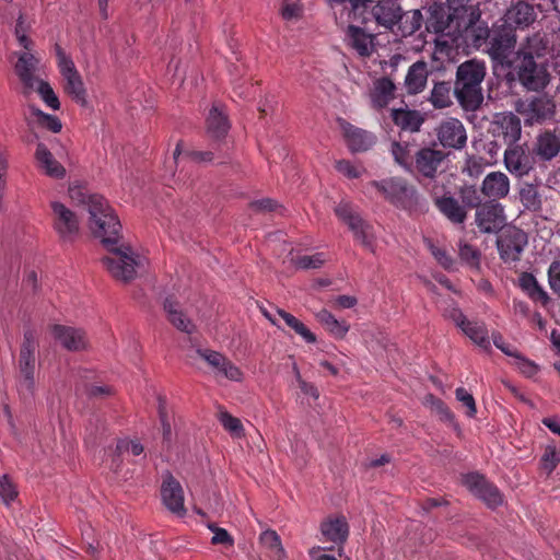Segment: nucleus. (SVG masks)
<instances>
[{"label": "nucleus", "instance_id": "57", "mask_svg": "<svg viewBox=\"0 0 560 560\" xmlns=\"http://www.w3.org/2000/svg\"><path fill=\"white\" fill-rule=\"evenodd\" d=\"M456 399L467 408L466 415L474 418L477 413L476 402L474 396L464 387H458L455 390Z\"/></svg>", "mask_w": 560, "mask_h": 560}, {"label": "nucleus", "instance_id": "56", "mask_svg": "<svg viewBox=\"0 0 560 560\" xmlns=\"http://www.w3.org/2000/svg\"><path fill=\"white\" fill-rule=\"evenodd\" d=\"M18 495L16 488L8 475L0 477V499L9 505Z\"/></svg>", "mask_w": 560, "mask_h": 560}, {"label": "nucleus", "instance_id": "54", "mask_svg": "<svg viewBox=\"0 0 560 560\" xmlns=\"http://www.w3.org/2000/svg\"><path fill=\"white\" fill-rule=\"evenodd\" d=\"M486 162L483 158L476 155H467L463 172L469 177L476 178L480 176L485 170Z\"/></svg>", "mask_w": 560, "mask_h": 560}, {"label": "nucleus", "instance_id": "48", "mask_svg": "<svg viewBox=\"0 0 560 560\" xmlns=\"http://www.w3.org/2000/svg\"><path fill=\"white\" fill-rule=\"evenodd\" d=\"M458 256L460 260L472 269H479L480 267V252L474 246L459 242L458 244Z\"/></svg>", "mask_w": 560, "mask_h": 560}, {"label": "nucleus", "instance_id": "33", "mask_svg": "<svg viewBox=\"0 0 560 560\" xmlns=\"http://www.w3.org/2000/svg\"><path fill=\"white\" fill-rule=\"evenodd\" d=\"M400 7L394 0L380 1L373 8V15L377 24L393 30L399 16Z\"/></svg>", "mask_w": 560, "mask_h": 560}, {"label": "nucleus", "instance_id": "27", "mask_svg": "<svg viewBox=\"0 0 560 560\" xmlns=\"http://www.w3.org/2000/svg\"><path fill=\"white\" fill-rule=\"evenodd\" d=\"M494 125L504 141L514 144L521 137L522 127L520 118L512 113H501L495 116Z\"/></svg>", "mask_w": 560, "mask_h": 560}, {"label": "nucleus", "instance_id": "63", "mask_svg": "<svg viewBox=\"0 0 560 560\" xmlns=\"http://www.w3.org/2000/svg\"><path fill=\"white\" fill-rule=\"evenodd\" d=\"M116 450L119 454L131 453L133 456H139L143 452V446L137 441L120 440L117 442Z\"/></svg>", "mask_w": 560, "mask_h": 560}, {"label": "nucleus", "instance_id": "36", "mask_svg": "<svg viewBox=\"0 0 560 560\" xmlns=\"http://www.w3.org/2000/svg\"><path fill=\"white\" fill-rule=\"evenodd\" d=\"M392 118L394 122L402 130L416 132L420 130L423 124V118L417 110L407 108H397L392 110Z\"/></svg>", "mask_w": 560, "mask_h": 560}, {"label": "nucleus", "instance_id": "53", "mask_svg": "<svg viewBox=\"0 0 560 560\" xmlns=\"http://www.w3.org/2000/svg\"><path fill=\"white\" fill-rule=\"evenodd\" d=\"M327 261L325 253H315L312 255H303L294 259V265L300 269H317Z\"/></svg>", "mask_w": 560, "mask_h": 560}, {"label": "nucleus", "instance_id": "61", "mask_svg": "<svg viewBox=\"0 0 560 560\" xmlns=\"http://www.w3.org/2000/svg\"><path fill=\"white\" fill-rule=\"evenodd\" d=\"M429 248L433 257L436 259V261L446 270H453L454 269V260L453 258L446 253V250L435 246L431 242H428Z\"/></svg>", "mask_w": 560, "mask_h": 560}, {"label": "nucleus", "instance_id": "29", "mask_svg": "<svg viewBox=\"0 0 560 560\" xmlns=\"http://www.w3.org/2000/svg\"><path fill=\"white\" fill-rule=\"evenodd\" d=\"M396 86L388 78H380L374 81L370 91V101L375 109L385 108L395 97Z\"/></svg>", "mask_w": 560, "mask_h": 560}, {"label": "nucleus", "instance_id": "32", "mask_svg": "<svg viewBox=\"0 0 560 560\" xmlns=\"http://www.w3.org/2000/svg\"><path fill=\"white\" fill-rule=\"evenodd\" d=\"M438 209L453 223L462 224L466 220L467 212L456 198L451 195L434 198Z\"/></svg>", "mask_w": 560, "mask_h": 560}, {"label": "nucleus", "instance_id": "1", "mask_svg": "<svg viewBox=\"0 0 560 560\" xmlns=\"http://www.w3.org/2000/svg\"><path fill=\"white\" fill-rule=\"evenodd\" d=\"M69 195L86 209L90 230L108 250L102 259L106 270L118 281L133 280L147 259L119 242L121 224L107 200L97 194H89L80 186L70 187Z\"/></svg>", "mask_w": 560, "mask_h": 560}, {"label": "nucleus", "instance_id": "55", "mask_svg": "<svg viewBox=\"0 0 560 560\" xmlns=\"http://www.w3.org/2000/svg\"><path fill=\"white\" fill-rule=\"evenodd\" d=\"M560 463V452L555 445H548L541 457V468L548 474L552 472Z\"/></svg>", "mask_w": 560, "mask_h": 560}, {"label": "nucleus", "instance_id": "52", "mask_svg": "<svg viewBox=\"0 0 560 560\" xmlns=\"http://www.w3.org/2000/svg\"><path fill=\"white\" fill-rule=\"evenodd\" d=\"M219 421L232 436L242 438L244 435V428L241 420L228 411H220Z\"/></svg>", "mask_w": 560, "mask_h": 560}, {"label": "nucleus", "instance_id": "25", "mask_svg": "<svg viewBox=\"0 0 560 560\" xmlns=\"http://www.w3.org/2000/svg\"><path fill=\"white\" fill-rule=\"evenodd\" d=\"M35 159L39 170L45 175L56 179H62L66 177V168L55 159L52 153L44 143L37 144Z\"/></svg>", "mask_w": 560, "mask_h": 560}, {"label": "nucleus", "instance_id": "46", "mask_svg": "<svg viewBox=\"0 0 560 560\" xmlns=\"http://www.w3.org/2000/svg\"><path fill=\"white\" fill-rule=\"evenodd\" d=\"M304 4L300 0H283L280 15L285 22L296 23L304 16Z\"/></svg>", "mask_w": 560, "mask_h": 560}, {"label": "nucleus", "instance_id": "11", "mask_svg": "<svg viewBox=\"0 0 560 560\" xmlns=\"http://www.w3.org/2000/svg\"><path fill=\"white\" fill-rule=\"evenodd\" d=\"M527 242V235L523 230L516 226L505 228L497 241L500 257L505 262L517 261Z\"/></svg>", "mask_w": 560, "mask_h": 560}, {"label": "nucleus", "instance_id": "18", "mask_svg": "<svg viewBox=\"0 0 560 560\" xmlns=\"http://www.w3.org/2000/svg\"><path fill=\"white\" fill-rule=\"evenodd\" d=\"M161 498L165 508L183 517L186 514L184 505V491L180 483L168 472L165 475L161 486Z\"/></svg>", "mask_w": 560, "mask_h": 560}, {"label": "nucleus", "instance_id": "59", "mask_svg": "<svg viewBox=\"0 0 560 560\" xmlns=\"http://www.w3.org/2000/svg\"><path fill=\"white\" fill-rule=\"evenodd\" d=\"M514 358H515V362H514L515 366L526 377H533L539 372V366L535 362H533L517 353L514 355Z\"/></svg>", "mask_w": 560, "mask_h": 560}, {"label": "nucleus", "instance_id": "49", "mask_svg": "<svg viewBox=\"0 0 560 560\" xmlns=\"http://www.w3.org/2000/svg\"><path fill=\"white\" fill-rule=\"evenodd\" d=\"M520 200L522 205L529 210L538 209L541 203L538 190L533 184H525L521 187Z\"/></svg>", "mask_w": 560, "mask_h": 560}, {"label": "nucleus", "instance_id": "20", "mask_svg": "<svg viewBox=\"0 0 560 560\" xmlns=\"http://www.w3.org/2000/svg\"><path fill=\"white\" fill-rule=\"evenodd\" d=\"M479 14L471 12L468 21L463 19L462 32L457 34V37L463 36L465 39L471 40L472 46L477 49L483 45L488 46L492 33L485 23L479 21Z\"/></svg>", "mask_w": 560, "mask_h": 560}, {"label": "nucleus", "instance_id": "62", "mask_svg": "<svg viewBox=\"0 0 560 560\" xmlns=\"http://www.w3.org/2000/svg\"><path fill=\"white\" fill-rule=\"evenodd\" d=\"M208 528L213 533L211 538V542L213 545H228L233 546L234 539L228 533L226 529L215 526L214 524H209Z\"/></svg>", "mask_w": 560, "mask_h": 560}, {"label": "nucleus", "instance_id": "23", "mask_svg": "<svg viewBox=\"0 0 560 560\" xmlns=\"http://www.w3.org/2000/svg\"><path fill=\"white\" fill-rule=\"evenodd\" d=\"M340 127L351 152H363L374 145L376 138L372 132L354 127L345 120H340Z\"/></svg>", "mask_w": 560, "mask_h": 560}, {"label": "nucleus", "instance_id": "44", "mask_svg": "<svg viewBox=\"0 0 560 560\" xmlns=\"http://www.w3.org/2000/svg\"><path fill=\"white\" fill-rule=\"evenodd\" d=\"M173 159L176 165H180L211 161L212 154L210 152L183 150V143L178 142L174 150Z\"/></svg>", "mask_w": 560, "mask_h": 560}, {"label": "nucleus", "instance_id": "16", "mask_svg": "<svg viewBox=\"0 0 560 560\" xmlns=\"http://www.w3.org/2000/svg\"><path fill=\"white\" fill-rule=\"evenodd\" d=\"M515 44L516 36L512 27L502 24L492 30L486 50L493 60L503 61L513 51Z\"/></svg>", "mask_w": 560, "mask_h": 560}, {"label": "nucleus", "instance_id": "3", "mask_svg": "<svg viewBox=\"0 0 560 560\" xmlns=\"http://www.w3.org/2000/svg\"><path fill=\"white\" fill-rule=\"evenodd\" d=\"M485 75V62L476 59L467 60L457 68L454 94L465 110H476L482 104Z\"/></svg>", "mask_w": 560, "mask_h": 560}, {"label": "nucleus", "instance_id": "14", "mask_svg": "<svg viewBox=\"0 0 560 560\" xmlns=\"http://www.w3.org/2000/svg\"><path fill=\"white\" fill-rule=\"evenodd\" d=\"M196 352L207 362L217 375L223 376L232 382L243 381L244 374L242 370L221 352L201 348L197 349Z\"/></svg>", "mask_w": 560, "mask_h": 560}, {"label": "nucleus", "instance_id": "38", "mask_svg": "<svg viewBox=\"0 0 560 560\" xmlns=\"http://www.w3.org/2000/svg\"><path fill=\"white\" fill-rule=\"evenodd\" d=\"M422 22L423 19L420 10H411L405 13H401L400 10L395 26H397V32L401 36L406 37L419 31L422 25Z\"/></svg>", "mask_w": 560, "mask_h": 560}, {"label": "nucleus", "instance_id": "12", "mask_svg": "<svg viewBox=\"0 0 560 560\" xmlns=\"http://www.w3.org/2000/svg\"><path fill=\"white\" fill-rule=\"evenodd\" d=\"M555 107L552 98L539 95L529 100H520L515 109L524 117L526 124L533 125L552 117Z\"/></svg>", "mask_w": 560, "mask_h": 560}, {"label": "nucleus", "instance_id": "8", "mask_svg": "<svg viewBox=\"0 0 560 560\" xmlns=\"http://www.w3.org/2000/svg\"><path fill=\"white\" fill-rule=\"evenodd\" d=\"M52 228L62 242H73L80 233L77 214L60 201H51Z\"/></svg>", "mask_w": 560, "mask_h": 560}, {"label": "nucleus", "instance_id": "58", "mask_svg": "<svg viewBox=\"0 0 560 560\" xmlns=\"http://www.w3.org/2000/svg\"><path fill=\"white\" fill-rule=\"evenodd\" d=\"M260 540L266 547L275 549L280 556H284V548L281 544L280 536L275 530H265L260 535Z\"/></svg>", "mask_w": 560, "mask_h": 560}, {"label": "nucleus", "instance_id": "4", "mask_svg": "<svg viewBox=\"0 0 560 560\" xmlns=\"http://www.w3.org/2000/svg\"><path fill=\"white\" fill-rule=\"evenodd\" d=\"M55 54L65 93L78 105L86 107L89 104L86 88L74 61L59 44L55 45Z\"/></svg>", "mask_w": 560, "mask_h": 560}, {"label": "nucleus", "instance_id": "31", "mask_svg": "<svg viewBox=\"0 0 560 560\" xmlns=\"http://www.w3.org/2000/svg\"><path fill=\"white\" fill-rule=\"evenodd\" d=\"M428 74V68L424 61H416L412 63L404 81L408 94L416 95L421 93L425 89Z\"/></svg>", "mask_w": 560, "mask_h": 560}, {"label": "nucleus", "instance_id": "26", "mask_svg": "<svg viewBox=\"0 0 560 560\" xmlns=\"http://www.w3.org/2000/svg\"><path fill=\"white\" fill-rule=\"evenodd\" d=\"M536 20L534 7L525 1L513 4L505 13V25L520 28L528 27Z\"/></svg>", "mask_w": 560, "mask_h": 560}, {"label": "nucleus", "instance_id": "15", "mask_svg": "<svg viewBox=\"0 0 560 560\" xmlns=\"http://www.w3.org/2000/svg\"><path fill=\"white\" fill-rule=\"evenodd\" d=\"M476 224L482 233H497L505 225L504 208L495 201H487L476 211Z\"/></svg>", "mask_w": 560, "mask_h": 560}, {"label": "nucleus", "instance_id": "50", "mask_svg": "<svg viewBox=\"0 0 560 560\" xmlns=\"http://www.w3.org/2000/svg\"><path fill=\"white\" fill-rule=\"evenodd\" d=\"M31 113L40 126L47 128L48 130L55 133L61 130L62 124L57 116L46 114L36 107H31Z\"/></svg>", "mask_w": 560, "mask_h": 560}, {"label": "nucleus", "instance_id": "22", "mask_svg": "<svg viewBox=\"0 0 560 560\" xmlns=\"http://www.w3.org/2000/svg\"><path fill=\"white\" fill-rule=\"evenodd\" d=\"M323 538L337 546H342L349 536V525L343 515L329 516L319 526Z\"/></svg>", "mask_w": 560, "mask_h": 560}, {"label": "nucleus", "instance_id": "39", "mask_svg": "<svg viewBox=\"0 0 560 560\" xmlns=\"http://www.w3.org/2000/svg\"><path fill=\"white\" fill-rule=\"evenodd\" d=\"M475 345L483 350H489L490 339L488 330L482 323L466 320L459 328Z\"/></svg>", "mask_w": 560, "mask_h": 560}, {"label": "nucleus", "instance_id": "19", "mask_svg": "<svg viewBox=\"0 0 560 560\" xmlns=\"http://www.w3.org/2000/svg\"><path fill=\"white\" fill-rule=\"evenodd\" d=\"M504 164L516 176L527 175L534 167V160L527 148L510 144L504 152Z\"/></svg>", "mask_w": 560, "mask_h": 560}, {"label": "nucleus", "instance_id": "17", "mask_svg": "<svg viewBox=\"0 0 560 560\" xmlns=\"http://www.w3.org/2000/svg\"><path fill=\"white\" fill-rule=\"evenodd\" d=\"M464 486L477 498L482 500L489 508L494 509L503 503L499 489L489 483L479 474H468L463 478Z\"/></svg>", "mask_w": 560, "mask_h": 560}, {"label": "nucleus", "instance_id": "6", "mask_svg": "<svg viewBox=\"0 0 560 560\" xmlns=\"http://www.w3.org/2000/svg\"><path fill=\"white\" fill-rule=\"evenodd\" d=\"M466 12L464 7L455 8L453 13L443 4H434L429 9V16L425 27L429 32L457 38V34L462 32V13Z\"/></svg>", "mask_w": 560, "mask_h": 560}, {"label": "nucleus", "instance_id": "41", "mask_svg": "<svg viewBox=\"0 0 560 560\" xmlns=\"http://www.w3.org/2000/svg\"><path fill=\"white\" fill-rule=\"evenodd\" d=\"M229 128L226 116L218 107H212L207 118V130L210 137L220 139L228 133Z\"/></svg>", "mask_w": 560, "mask_h": 560}, {"label": "nucleus", "instance_id": "21", "mask_svg": "<svg viewBox=\"0 0 560 560\" xmlns=\"http://www.w3.org/2000/svg\"><path fill=\"white\" fill-rule=\"evenodd\" d=\"M51 332L55 340L69 351L83 350L88 345L85 332L79 328L55 325Z\"/></svg>", "mask_w": 560, "mask_h": 560}, {"label": "nucleus", "instance_id": "43", "mask_svg": "<svg viewBox=\"0 0 560 560\" xmlns=\"http://www.w3.org/2000/svg\"><path fill=\"white\" fill-rule=\"evenodd\" d=\"M277 314L283 319L287 326L299 335L306 343H315L317 341L315 334H313L306 325L295 316L281 308H277Z\"/></svg>", "mask_w": 560, "mask_h": 560}, {"label": "nucleus", "instance_id": "34", "mask_svg": "<svg viewBox=\"0 0 560 560\" xmlns=\"http://www.w3.org/2000/svg\"><path fill=\"white\" fill-rule=\"evenodd\" d=\"M164 311L167 315V319L178 330L188 335H191L195 331V324L182 312L176 301L166 299L164 301Z\"/></svg>", "mask_w": 560, "mask_h": 560}, {"label": "nucleus", "instance_id": "42", "mask_svg": "<svg viewBox=\"0 0 560 560\" xmlns=\"http://www.w3.org/2000/svg\"><path fill=\"white\" fill-rule=\"evenodd\" d=\"M518 285L533 301L541 302L542 304L548 301L547 293L538 284L534 275L523 272L518 278Z\"/></svg>", "mask_w": 560, "mask_h": 560}, {"label": "nucleus", "instance_id": "51", "mask_svg": "<svg viewBox=\"0 0 560 560\" xmlns=\"http://www.w3.org/2000/svg\"><path fill=\"white\" fill-rule=\"evenodd\" d=\"M423 405L429 407L432 411L436 412L441 419L450 422L454 421L453 412L440 398L435 397L434 395H425L423 398Z\"/></svg>", "mask_w": 560, "mask_h": 560}, {"label": "nucleus", "instance_id": "30", "mask_svg": "<svg viewBox=\"0 0 560 560\" xmlns=\"http://www.w3.org/2000/svg\"><path fill=\"white\" fill-rule=\"evenodd\" d=\"M444 158L445 154L440 150L421 149L416 154V167L425 177H433Z\"/></svg>", "mask_w": 560, "mask_h": 560}, {"label": "nucleus", "instance_id": "10", "mask_svg": "<svg viewBox=\"0 0 560 560\" xmlns=\"http://www.w3.org/2000/svg\"><path fill=\"white\" fill-rule=\"evenodd\" d=\"M517 74L521 83L530 91L545 89L550 80L546 62L537 63L533 60V56H523Z\"/></svg>", "mask_w": 560, "mask_h": 560}, {"label": "nucleus", "instance_id": "64", "mask_svg": "<svg viewBox=\"0 0 560 560\" xmlns=\"http://www.w3.org/2000/svg\"><path fill=\"white\" fill-rule=\"evenodd\" d=\"M549 284L560 295V261H553L548 269Z\"/></svg>", "mask_w": 560, "mask_h": 560}, {"label": "nucleus", "instance_id": "40", "mask_svg": "<svg viewBox=\"0 0 560 560\" xmlns=\"http://www.w3.org/2000/svg\"><path fill=\"white\" fill-rule=\"evenodd\" d=\"M551 50L546 35L536 33L527 37L526 44L522 48V54L523 56H533V60H535V58H544Z\"/></svg>", "mask_w": 560, "mask_h": 560}, {"label": "nucleus", "instance_id": "47", "mask_svg": "<svg viewBox=\"0 0 560 560\" xmlns=\"http://www.w3.org/2000/svg\"><path fill=\"white\" fill-rule=\"evenodd\" d=\"M33 91L38 93L47 107L51 108L52 110H58L60 108L59 98L47 81L39 79L36 82L35 89Z\"/></svg>", "mask_w": 560, "mask_h": 560}, {"label": "nucleus", "instance_id": "60", "mask_svg": "<svg viewBox=\"0 0 560 560\" xmlns=\"http://www.w3.org/2000/svg\"><path fill=\"white\" fill-rule=\"evenodd\" d=\"M336 170L348 178H358L364 171L362 166L354 165L348 160L337 161Z\"/></svg>", "mask_w": 560, "mask_h": 560}, {"label": "nucleus", "instance_id": "28", "mask_svg": "<svg viewBox=\"0 0 560 560\" xmlns=\"http://www.w3.org/2000/svg\"><path fill=\"white\" fill-rule=\"evenodd\" d=\"M346 39L348 45L362 57H369L374 51V36L358 26H348Z\"/></svg>", "mask_w": 560, "mask_h": 560}, {"label": "nucleus", "instance_id": "35", "mask_svg": "<svg viewBox=\"0 0 560 560\" xmlns=\"http://www.w3.org/2000/svg\"><path fill=\"white\" fill-rule=\"evenodd\" d=\"M314 316L317 322L320 323L325 329L336 339H343L350 329V325L347 322L337 319L326 308L316 312Z\"/></svg>", "mask_w": 560, "mask_h": 560}, {"label": "nucleus", "instance_id": "37", "mask_svg": "<svg viewBox=\"0 0 560 560\" xmlns=\"http://www.w3.org/2000/svg\"><path fill=\"white\" fill-rule=\"evenodd\" d=\"M536 154L544 161H550L560 152V139L550 132L540 135L535 147Z\"/></svg>", "mask_w": 560, "mask_h": 560}, {"label": "nucleus", "instance_id": "24", "mask_svg": "<svg viewBox=\"0 0 560 560\" xmlns=\"http://www.w3.org/2000/svg\"><path fill=\"white\" fill-rule=\"evenodd\" d=\"M510 191V179L502 172H491L486 175L481 184V192L490 198V201L508 196Z\"/></svg>", "mask_w": 560, "mask_h": 560}, {"label": "nucleus", "instance_id": "7", "mask_svg": "<svg viewBox=\"0 0 560 560\" xmlns=\"http://www.w3.org/2000/svg\"><path fill=\"white\" fill-rule=\"evenodd\" d=\"M371 185L377 188L384 197L394 206L411 210L417 206L418 196L416 189L401 178H386L373 180Z\"/></svg>", "mask_w": 560, "mask_h": 560}, {"label": "nucleus", "instance_id": "13", "mask_svg": "<svg viewBox=\"0 0 560 560\" xmlns=\"http://www.w3.org/2000/svg\"><path fill=\"white\" fill-rule=\"evenodd\" d=\"M436 139L444 149L462 150L467 143L464 124L454 117L443 119L435 129Z\"/></svg>", "mask_w": 560, "mask_h": 560}, {"label": "nucleus", "instance_id": "5", "mask_svg": "<svg viewBox=\"0 0 560 560\" xmlns=\"http://www.w3.org/2000/svg\"><path fill=\"white\" fill-rule=\"evenodd\" d=\"M335 213L347 224L358 243L369 252L375 253L376 234L373 226L362 219L349 201H340L335 208Z\"/></svg>", "mask_w": 560, "mask_h": 560}, {"label": "nucleus", "instance_id": "9", "mask_svg": "<svg viewBox=\"0 0 560 560\" xmlns=\"http://www.w3.org/2000/svg\"><path fill=\"white\" fill-rule=\"evenodd\" d=\"M37 348V342L34 338L32 331H26L24 334V341L20 352V373L21 380L19 388L23 393L32 394L35 386V350Z\"/></svg>", "mask_w": 560, "mask_h": 560}, {"label": "nucleus", "instance_id": "2", "mask_svg": "<svg viewBox=\"0 0 560 560\" xmlns=\"http://www.w3.org/2000/svg\"><path fill=\"white\" fill-rule=\"evenodd\" d=\"M31 27V22H27L20 12L14 26V35L23 50L15 52L14 72L23 84L25 93L32 92L39 80L36 72L39 70L40 59L34 54V42L28 36Z\"/></svg>", "mask_w": 560, "mask_h": 560}, {"label": "nucleus", "instance_id": "45", "mask_svg": "<svg viewBox=\"0 0 560 560\" xmlns=\"http://www.w3.org/2000/svg\"><path fill=\"white\" fill-rule=\"evenodd\" d=\"M430 102L434 108H446L452 105V89L450 83H435L430 94Z\"/></svg>", "mask_w": 560, "mask_h": 560}]
</instances>
